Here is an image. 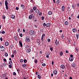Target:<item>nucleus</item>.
<instances>
[{"instance_id": "1", "label": "nucleus", "mask_w": 79, "mask_h": 79, "mask_svg": "<svg viewBox=\"0 0 79 79\" xmlns=\"http://www.w3.org/2000/svg\"><path fill=\"white\" fill-rule=\"evenodd\" d=\"M29 34H30V35H35V31H34V30H31L29 31Z\"/></svg>"}, {"instance_id": "2", "label": "nucleus", "mask_w": 79, "mask_h": 79, "mask_svg": "<svg viewBox=\"0 0 79 79\" xmlns=\"http://www.w3.org/2000/svg\"><path fill=\"white\" fill-rule=\"evenodd\" d=\"M0 48L1 49V51H2V52H4L5 50V47L4 46H3L2 45L0 46Z\"/></svg>"}, {"instance_id": "3", "label": "nucleus", "mask_w": 79, "mask_h": 79, "mask_svg": "<svg viewBox=\"0 0 79 79\" xmlns=\"http://www.w3.org/2000/svg\"><path fill=\"white\" fill-rule=\"evenodd\" d=\"M5 5L6 7V10L8 9V3L7 2V1H6L5 2Z\"/></svg>"}, {"instance_id": "4", "label": "nucleus", "mask_w": 79, "mask_h": 79, "mask_svg": "<svg viewBox=\"0 0 79 79\" xmlns=\"http://www.w3.org/2000/svg\"><path fill=\"white\" fill-rule=\"evenodd\" d=\"M25 41L27 43L30 42V39H29V36H27L26 37Z\"/></svg>"}, {"instance_id": "5", "label": "nucleus", "mask_w": 79, "mask_h": 79, "mask_svg": "<svg viewBox=\"0 0 79 79\" xmlns=\"http://www.w3.org/2000/svg\"><path fill=\"white\" fill-rule=\"evenodd\" d=\"M45 34H43L42 35V37L41 40L42 42H43V40H44V37H45Z\"/></svg>"}, {"instance_id": "6", "label": "nucleus", "mask_w": 79, "mask_h": 79, "mask_svg": "<svg viewBox=\"0 0 79 79\" xmlns=\"http://www.w3.org/2000/svg\"><path fill=\"white\" fill-rule=\"evenodd\" d=\"M9 47L10 48H11V49H12L14 48V46L13 44H11L9 46Z\"/></svg>"}, {"instance_id": "7", "label": "nucleus", "mask_w": 79, "mask_h": 79, "mask_svg": "<svg viewBox=\"0 0 79 79\" xmlns=\"http://www.w3.org/2000/svg\"><path fill=\"white\" fill-rule=\"evenodd\" d=\"M5 45H6V46H8V45H9V43L6 41L5 42Z\"/></svg>"}, {"instance_id": "8", "label": "nucleus", "mask_w": 79, "mask_h": 79, "mask_svg": "<svg viewBox=\"0 0 79 79\" xmlns=\"http://www.w3.org/2000/svg\"><path fill=\"white\" fill-rule=\"evenodd\" d=\"M11 17L12 19H14L15 18V15L13 14H12L11 15Z\"/></svg>"}, {"instance_id": "9", "label": "nucleus", "mask_w": 79, "mask_h": 79, "mask_svg": "<svg viewBox=\"0 0 79 79\" xmlns=\"http://www.w3.org/2000/svg\"><path fill=\"white\" fill-rule=\"evenodd\" d=\"M72 31L73 32H77V30L76 28H73L72 29Z\"/></svg>"}, {"instance_id": "10", "label": "nucleus", "mask_w": 79, "mask_h": 79, "mask_svg": "<svg viewBox=\"0 0 79 79\" xmlns=\"http://www.w3.org/2000/svg\"><path fill=\"white\" fill-rule=\"evenodd\" d=\"M39 12H40V11L38 9H36L35 11L36 14H38Z\"/></svg>"}, {"instance_id": "11", "label": "nucleus", "mask_w": 79, "mask_h": 79, "mask_svg": "<svg viewBox=\"0 0 79 79\" xmlns=\"http://www.w3.org/2000/svg\"><path fill=\"white\" fill-rule=\"evenodd\" d=\"M64 10H65V8H64V6H62L61 10L62 11H64Z\"/></svg>"}, {"instance_id": "12", "label": "nucleus", "mask_w": 79, "mask_h": 79, "mask_svg": "<svg viewBox=\"0 0 79 79\" xmlns=\"http://www.w3.org/2000/svg\"><path fill=\"white\" fill-rule=\"evenodd\" d=\"M50 23H48L46 24V27H50Z\"/></svg>"}, {"instance_id": "13", "label": "nucleus", "mask_w": 79, "mask_h": 79, "mask_svg": "<svg viewBox=\"0 0 79 79\" xmlns=\"http://www.w3.org/2000/svg\"><path fill=\"white\" fill-rule=\"evenodd\" d=\"M60 68L62 69H64V68H65V67L64 66V65H61L60 66Z\"/></svg>"}, {"instance_id": "14", "label": "nucleus", "mask_w": 79, "mask_h": 79, "mask_svg": "<svg viewBox=\"0 0 79 79\" xmlns=\"http://www.w3.org/2000/svg\"><path fill=\"white\" fill-rule=\"evenodd\" d=\"M53 74H54L56 75L57 74L58 72L57 71L55 70L53 71Z\"/></svg>"}, {"instance_id": "15", "label": "nucleus", "mask_w": 79, "mask_h": 79, "mask_svg": "<svg viewBox=\"0 0 79 79\" xmlns=\"http://www.w3.org/2000/svg\"><path fill=\"white\" fill-rule=\"evenodd\" d=\"M73 60L74 59H73V58L72 57H69V60L70 61H73Z\"/></svg>"}, {"instance_id": "16", "label": "nucleus", "mask_w": 79, "mask_h": 79, "mask_svg": "<svg viewBox=\"0 0 79 79\" xmlns=\"http://www.w3.org/2000/svg\"><path fill=\"white\" fill-rule=\"evenodd\" d=\"M48 14L49 15H52V12L51 11H49L48 12Z\"/></svg>"}, {"instance_id": "17", "label": "nucleus", "mask_w": 79, "mask_h": 79, "mask_svg": "<svg viewBox=\"0 0 79 79\" xmlns=\"http://www.w3.org/2000/svg\"><path fill=\"white\" fill-rule=\"evenodd\" d=\"M72 7L73 9H75V8H76V6L75 4H74L72 5Z\"/></svg>"}, {"instance_id": "18", "label": "nucleus", "mask_w": 79, "mask_h": 79, "mask_svg": "<svg viewBox=\"0 0 79 79\" xmlns=\"http://www.w3.org/2000/svg\"><path fill=\"white\" fill-rule=\"evenodd\" d=\"M72 66L74 68L75 66H76V64L74 63H73V64H72Z\"/></svg>"}, {"instance_id": "19", "label": "nucleus", "mask_w": 79, "mask_h": 79, "mask_svg": "<svg viewBox=\"0 0 79 79\" xmlns=\"http://www.w3.org/2000/svg\"><path fill=\"white\" fill-rule=\"evenodd\" d=\"M31 48V47L30 46H28V45L26 46V48L27 49H29Z\"/></svg>"}, {"instance_id": "20", "label": "nucleus", "mask_w": 79, "mask_h": 79, "mask_svg": "<svg viewBox=\"0 0 79 79\" xmlns=\"http://www.w3.org/2000/svg\"><path fill=\"white\" fill-rule=\"evenodd\" d=\"M14 39L15 40H18V37L17 36H15Z\"/></svg>"}, {"instance_id": "21", "label": "nucleus", "mask_w": 79, "mask_h": 79, "mask_svg": "<svg viewBox=\"0 0 79 79\" xmlns=\"http://www.w3.org/2000/svg\"><path fill=\"white\" fill-rule=\"evenodd\" d=\"M64 24L65 25H68L69 23H68V21H66V22H65Z\"/></svg>"}, {"instance_id": "22", "label": "nucleus", "mask_w": 79, "mask_h": 79, "mask_svg": "<svg viewBox=\"0 0 79 79\" xmlns=\"http://www.w3.org/2000/svg\"><path fill=\"white\" fill-rule=\"evenodd\" d=\"M19 44L20 45L21 47H23V44H22V43H21V42L19 41Z\"/></svg>"}, {"instance_id": "23", "label": "nucleus", "mask_w": 79, "mask_h": 79, "mask_svg": "<svg viewBox=\"0 0 79 79\" xmlns=\"http://www.w3.org/2000/svg\"><path fill=\"white\" fill-rule=\"evenodd\" d=\"M79 35L78 34H77L76 35V36L77 37V39H79Z\"/></svg>"}, {"instance_id": "24", "label": "nucleus", "mask_w": 79, "mask_h": 79, "mask_svg": "<svg viewBox=\"0 0 79 79\" xmlns=\"http://www.w3.org/2000/svg\"><path fill=\"white\" fill-rule=\"evenodd\" d=\"M9 64L10 65H12L13 64V62H12V61H10L9 62Z\"/></svg>"}, {"instance_id": "25", "label": "nucleus", "mask_w": 79, "mask_h": 79, "mask_svg": "<svg viewBox=\"0 0 79 79\" xmlns=\"http://www.w3.org/2000/svg\"><path fill=\"white\" fill-rule=\"evenodd\" d=\"M21 8H22L23 9H24V5H21Z\"/></svg>"}, {"instance_id": "26", "label": "nucleus", "mask_w": 79, "mask_h": 79, "mask_svg": "<svg viewBox=\"0 0 79 79\" xmlns=\"http://www.w3.org/2000/svg\"><path fill=\"white\" fill-rule=\"evenodd\" d=\"M30 11L31 13H34V10L33 9H31L30 10Z\"/></svg>"}, {"instance_id": "27", "label": "nucleus", "mask_w": 79, "mask_h": 79, "mask_svg": "<svg viewBox=\"0 0 79 79\" xmlns=\"http://www.w3.org/2000/svg\"><path fill=\"white\" fill-rule=\"evenodd\" d=\"M55 44H56V45H59V41H57L56 42V43Z\"/></svg>"}, {"instance_id": "28", "label": "nucleus", "mask_w": 79, "mask_h": 79, "mask_svg": "<svg viewBox=\"0 0 79 79\" xmlns=\"http://www.w3.org/2000/svg\"><path fill=\"white\" fill-rule=\"evenodd\" d=\"M0 32L1 33H2V34H4L5 33V31H3L2 32L0 31Z\"/></svg>"}, {"instance_id": "29", "label": "nucleus", "mask_w": 79, "mask_h": 79, "mask_svg": "<svg viewBox=\"0 0 79 79\" xmlns=\"http://www.w3.org/2000/svg\"><path fill=\"white\" fill-rule=\"evenodd\" d=\"M56 3L57 5H58L60 4V1L58 0H57L56 1Z\"/></svg>"}, {"instance_id": "30", "label": "nucleus", "mask_w": 79, "mask_h": 79, "mask_svg": "<svg viewBox=\"0 0 79 79\" xmlns=\"http://www.w3.org/2000/svg\"><path fill=\"white\" fill-rule=\"evenodd\" d=\"M27 60L26 59H24V62L25 63H27Z\"/></svg>"}, {"instance_id": "31", "label": "nucleus", "mask_w": 79, "mask_h": 79, "mask_svg": "<svg viewBox=\"0 0 79 79\" xmlns=\"http://www.w3.org/2000/svg\"><path fill=\"white\" fill-rule=\"evenodd\" d=\"M32 18V16L31 15H30L29 17V19H31Z\"/></svg>"}, {"instance_id": "32", "label": "nucleus", "mask_w": 79, "mask_h": 79, "mask_svg": "<svg viewBox=\"0 0 79 79\" xmlns=\"http://www.w3.org/2000/svg\"><path fill=\"white\" fill-rule=\"evenodd\" d=\"M64 35H63V34H62V35H61L62 39H64Z\"/></svg>"}, {"instance_id": "33", "label": "nucleus", "mask_w": 79, "mask_h": 79, "mask_svg": "<svg viewBox=\"0 0 79 79\" xmlns=\"http://www.w3.org/2000/svg\"><path fill=\"white\" fill-rule=\"evenodd\" d=\"M17 30H18V32L20 33V32H21V30H20V29H18Z\"/></svg>"}, {"instance_id": "34", "label": "nucleus", "mask_w": 79, "mask_h": 79, "mask_svg": "<svg viewBox=\"0 0 79 79\" xmlns=\"http://www.w3.org/2000/svg\"><path fill=\"white\" fill-rule=\"evenodd\" d=\"M38 78H39V79H41V76H40V75H38Z\"/></svg>"}, {"instance_id": "35", "label": "nucleus", "mask_w": 79, "mask_h": 79, "mask_svg": "<svg viewBox=\"0 0 79 79\" xmlns=\"http://www.w3.org/2000/svg\"><path fill=\"white\" fill-rule=\"evenodd\" d=\"M63 52H61L60 53V56H62V55H63Z\"/></svg>"}, {"instance_id": "36", "label": "nucleus", "mask_w": 79, "mask_h": 79, "mask_svg": "<svg viewBox=\"0 0 79 79\" xmlns=\"http://www.w3.org/2000/svg\"><path fill=\"white\" fill-rule=\"evenodd\" d=\"M8 53H6L5 54V56H8Z\"/></svg>"}, {"instance_id": "37", "label": "nucleus", "mask_w": 79, "mask_h": 79, "mask_svg": "<svg viewBox=\"0 0 79 79\" xmlns=\"http://www.w3.org/2000/svg\"><path fill=\"white\" fill-rule=\"evenodd\" d=\"M9 68H12V65H9Z\"/></svg>"}, {"instance_id": "38", "label": "nucleus", "mask_w": 79, "mask_h": 79, "mask_svg": "<svg viewBox=\"0 0 79 79\" xmlns=\"http://www.w3.org/2000/svg\"><path fill=\"white\" fill-rule=\"evenodd\" d=\"M35 74L36 75H37V76H39V73L38 72V73L37 72L35 73Z\"/></svg>"}, {"instance_id": "39", "label": "nucleus", "mask_w": 79, "mask_h": 79, "mask_svg": "<svg viewBox=\"0 0 79 79\" xmlns=\"http://www.w3.org/2000/svg\"><path fill=\"white\" fill-rule=\"evenodd\" d=\"M68 11H70V7L69 6L68 8Z\"/></svg>"}, {"instance_id": "40", "label": "nucleus", "mask_w": 79, "mask_h": 79, "mask_svg": "<svg viewBox=\"0 0 79 79\" xmlns=\"http://www.w3.org/2000/svg\"><path fill=\"white\" fill-rule=\"evenodd\" d=\"M33 9L34 10H33L34 11H35V10H36V7H33Z\"/></svg>"}, {"instance_id": "41", "label": "nucleus", "mask_w": 79, "mask_h": 79, "mask_svg": "<svg viewBox=\"0 0 79 79\" xmlns=\"http://www.w3.org/2000/svg\"><path fill=\"white\" fill-rule=\"evenodd\" d=\"M43 26H44V27H45V26H46V24H45V23H43Z\"/></svg>"}, {"instance_id": "42", "label": "nucleus", "mask_w": 79, "mask_h": 79, "mask_svg": "<svg viewBox=\"0 0 79 79\" xmlns=\"http://www.w3.org/2000/svg\"><path fill=\"white\" fill-rule=\"evenodd\" d=\"M5 18H6V17L5 16V15H3V19H5Z\"/></svg>"}, {"instance_id": "43", "label": "nucleus", "mask_w": 79, "mask_h": 79, "mask_svg": "<svg viewBox=\"0 0 79 79\" xmlns=\"http://www.w3.org/2000/svg\"><path fill=\"white\" fill-rule=\"evenodd\" d=\"M42 15V12H40L39 13V16H41Z\"/></svg>"}, {"instance_id": "44", "label": "nucleus", "mask_w": 79, "mask_h": 79, "mask_svg": "<svg viewBox=\"0 0 79 79\" xmlns=\"http://www.w3.org/2000/svg\"><path fill=\"white\" fill-rule=\"evenodd\" d=\"M20 62L22 63V62H23V60L21 59L20 60Z\"/></svg>"}, {"instance_id": "45", "label": "nucleus", "mask_w": 79, "mask_h": 79, "mask_svg": "<svg viewBox=\"0 0 79 79\" xmlns=\"http://www.w3.org/2000/svg\"><path fill=\"white\" fill-rule=\"evenodd\" d=\"M65 52L66 53H69V51H68V50H66Z\"/></svg>"}, {"instance_id": "46", "label": "nucleus", "mask_w": 79, "mask_h": 79, "mask_svg": "<svg viewBox=\"0 0 79 79\" xmlns=\"http://www.w3.org/2000/svg\"><path fill=\"white\" fill-rule=\"evenodd\" d=\"M42 65L43 66H46V64H42Z\"/></svg>"}, {"instance_id": "47", "label": "nucleus", "mask_w": 79, "mask_h": 79, "mask_svg": "<svg viewBox=\"0 0 79 79\" xmlns=\"http://www.w3.org/2000/svg\"><path fill=\"white\" fill-rule=\"evenodd\" d=\"M50 50H51V51H53V48L52 47L50 48Z\"/></svg>"}, {"instance_id": "48", "label": "nucleus", "mask_w": 79, "mask_h": 79, "mask_svg": "<svg viewBox=\"0 0 79 79\" xmlns=\"http://www.w3.org/2000/svg\"><path fill=\"white\" fill-rule=\"evenodd\" d=\"M70 56L71 58H73L74 57H73V55H70Z\"/></svg>"}, {"instance_id": "49", "label": "nucleus", "mask_w": 79, "mask_h": 79, "mask_svg": "<svg viewBox=\"0 0 79 79\" xmlns=\"http://www.w3.org/2000/svg\"><path fill=\"white\" fill-rule=\"evenodd\" d=\"M3 61H5V62H7V61H6V59H3Z\"/></svg>"}, {"instance_id": "50", "label": "nucleus", "mask_w": 79, "mask_h": 79, "mask_svg": "<svg viewBox=\"0 0 79 79\" xmlns=\"http://www.w3.org/2000/svg\"><path fill=\"white\" fill-rule=\"evenodd\" d=\"M35 63H37V60H35Z\"/></svg>"}, {"instance_id": "51", "label": "nucleus", "mask_w": 79, "mask_h": 79, "mask_svg": "<svg viewBox=\"0 0 79 79\" xmlns=\"http://www.w3.org/2000/svg\"><path fill=\"white\" fill-rule=\"evenodd\" d=\"M64 77H68V75H67V74H64Z\"/></svg>"}, {"instance_id": "52", "label": "nucleus", "mask_w": 79, "mask_h": 79, "mask_svg": "<svg viewBox=\"0 0 79 79\" xmlns=\"http://www.w3.org/2000/svg\"><path fill=\"white\" fill-rule=\"evenodd\" d=\"M47 55H50V52H47Z\"/></svg>"}, {"instance_id": "53", "label": "nucleus", "mask_w": 79, "mask_h": 79, "mask_svg": "<svg viewBox=\"0 0 79 79\" xmlns=\"http://www.w3.org/2000/svg\"><path fill=\"white\" fill-rule=\"evenodd\" d=\"M41 19L42 20H44V16H42Z\"/></svg>"}, {"instance_id": "54", "label": "nucleus", "mask_w": 79, "mask_h": 79, "mask_svg": "<svg viewBox=\"0 0 79 79\" xmlns=\"http://www.w3.org/2000/svg\"><path fill=\"white\" fill-rule=\"evenodd\" d=\"M13 74V75H14L15 76H16V73L15 72H14Z\"/></svg>"}, {"instance_id": "55", "label": "nucleus", "mask_w": 79, "mask_h": 79, "mask_svg": "<svg viewBox=\"0 0 79 79\" xmlns=\"http://www.w3.org/2000/svg\"><path fill=\"white\" fill-rule=\"evenodd\" d=\"M28 51L29 52H31V49H28Z\"/></svg>"}, {"instance_id": "56", "label": "nucleus", "mask_w": 79, "mask_h": 79, "mask_svg": "<svg viewBox=\"0 0 79 79\" xmlns=\"http://www.w3.org/2000/svg\"><path fill=\"white\" fill-rule=\"evenodd\" d=\"M22 66L24 68H26V66H25V65H24L23 64Z\"/></svg>"}, {"instance_id": "57", "label": "nucleus", "mask_w": 79, "mask_h": 79, "mask_svg": "<svg viewBox=\"0 0 79 79\" xmlns=\"http://www.w3.org/2000/svg\"><path fill=\"white\" fill-rule=\"evenodd\" d=\"M5 75H3V76H4L5 77V76H6L5 75H6V74H7V73H5Z\"/></svg>"}, {"instance_id": "58", "label": "nucleus", "mask_w": 79, "mask_h": 79, "mask_svg": "<svg viewBox=\"0 0 79 79\" xmlns=\"http://www.w3.org/2000/svg\"><path fill=\"white\" fill-rule=\"evenodd\" d=\"M20 37H23V34H22V33H20Z\"/></svg>"}, {"instance_id": "59", "label": "nucleus", "mask_w": 79, "mask_h": 79, "mask_svg": "<svg viewBox=\"0 0 79 79\" xmlns=\"http://www.w3.org/2000/svg\"><path fill=\"white\" fill-rule=\"evenodd\" d=\"M15 56H14V55L12 54V55L11 57H12V58H14V57Z\"/></svg>"}, {"instance_id": "60", "label": "nucleus", "mask_w": 79, "mask_h": 79, "mask_svg": "<svg viewBox=\"0 0 79 79\" xmlns=\"http://www.w3.org/2000/svg\"><path fill=\"white\" fill-rule=\"evenodd\" d=\"M16 10H19V7H16Z\"/></svg>"}, {"instance_id": "61", "label": "nucleus", "mask_w": 79, "mask_h": 79, "mask_svg": "<svg viewBox=\"0 0 79 79\" xmlns=\"http://www.w3.org/2000/svg\"><path fill=\"white\" fill-rule=\"evenodd\" d=\"M48 41L49 42H50V39H48Z\"/></svg>"}, {"instance_id": "62", "label": "nucleus", "mask_w": 79, "mask_h": 79, "mask_svg": "<svg viewBox=\"0 0 79 79\" xmlns=\"http://www.w3.org/2000/svg\"><path fill=\"white\" fill-rule=\"evenodd\" d=\"M0 40L1 41H3V38H0Z\"/></svg>"}, {"instance_id": "63", "label": "nucleus", "mask_w": 79, "mask_h": 79, "mask_svg": "<svg viewBox=\"0 0 79 79\" xmlns=\"http://www.w3.org/2000/svg\"><path fill=\"white\" fill-rule=\"evenodd\" d=\"M26 52L27 53H29V50H28V49H27V50Z\"/></svg>"}, {"instance_id": "64", "label": "nucleus", "mask_w": 79, "mask_h": 79, "mask_svg": "<svg viewBox=\"0 0 79 79\" xmlns=\"http://www.w3.org/2000/svg\"><path fill=\"white\" fill-rule=\"evenodd\" d=\"M31 16L32 17H34V15L33 14H31Z\"/></svg>"}]
</instances>
